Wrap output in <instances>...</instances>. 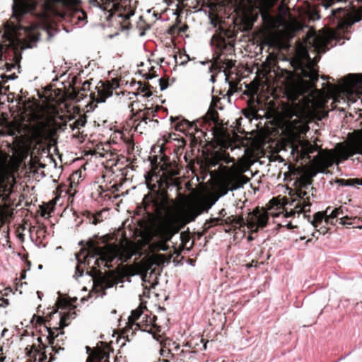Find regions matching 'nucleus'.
Listing matches in <instances>:
<instances>
[{
  "mask_svg": "<svg viewBox=\"0 0 362 362\" xmlns=\"http://www.w3.org/2000/svg\"><path fill=\"white\" fill-rule=\"evenodd\" d=\"M21 119L24 122L22 129L25 134L26 155L24 157L6 156L3 158H26L28 156L30 158H40L44 155L54 158L50 153L51 142L58 130L66 129L67 121L64 116L59 115L57 110H40L36 104L28 100L23 106Z\"/></svg>",
  "mask_w": 362,
  "mask_h": 362,
  "instance_id": "nucleus-1",
  "label": "nucleus"
},
{
  "mask_svg": "<svg viewBox=\"0 0 362 362\" xmlns=\"http://www.w3.org/2000/svg\"><path fill=\"white\" fill-rule=\"evenodd\" d=\"M13 1V16L18 23L6 22L4 25V30L0 33L5 45L0 43L1 52L19 43H23L25 47L32 48L40 40L39 27L48 28L49 25L50 16L46 4H43L40 12L37 13V0Z\"/></svg>",
  "mask_w": 362,
  "mask_h": 362,
  "instance_id": "nucleus-2",
  "label": "nucleus"
},
{
  "mask_svg": "<svg viewBox=\"0 0 362 362\" xmlns=\"http://www.w3.org/2000/svg\"><path fill=\"white\" fill-rule=\"evenodd\" d=\"M142 204L145 215L148 218H154L161 226L157 232V236L161 243L158 247L159 250L168 251L169 246L166 243L172 240L173 234L165 228V224L173 216L175 209V201L169 199L159 202L149 194H146Z\"/></svg>",
  "mask_w": 362,
  "mask_h": 362,
  "instance_id": "nucleus-3",
  "label": "nucleus"
},
{
  "mask_svg": "<svg viewBox=\"0 0 362 362\" xmlns=\"http://www.w3.org/2000/svg\"><path fill=\"white\" fill-rule=\"evenodd\" d=\"M235 37L236 34L230 29H221L213 35L211 42L216 47V56L213 58L214 62L209 67L211 72H226L235 66V61L226 57L234 54Z\"/></svg>",
  "mask_w": 362,
  "mask_h": 362,
  "instance_id": "nucleus-4",
  "label": "nucleus"
},
{
  "mask_svg": "<svg viewBox=\"0 0 362 362\" xmlns=\"http://www.w3.org/2000/svg\"><path fill=\"white\" fill-rule=\"evenodd\" d=\"M330 160H269V162L279 161L288 165V170L300 179H312L318 173H326L327 169L322 161ZM339 166L346 160H331Z\"/></svg>",
  "mask_w": 362,
  "mask_h": 362,
  "instance_id": "nucleus-5",
  "label": "nucleus"
},
{
  "mask_svg": "<svg viewBox=\"0 0 362 362\" xmlns=\"http://www.w3.org/2000/svg\"><path fill=\"white\" fill-rule=\"evenodd\" d=\"M259 10L264 28L271 33L277 32L284 27L285 18L276 13L274 8L278 0H252Z\"/></svg>",
  "mask_w": 362,
  "mask_h": 362,
  "instance_id": "nucleus-6",
  "label": "nucleus"
},
{
  "mask_svg": "<svg viewBox=\"0 0 362 362\" xmlns=\"http://www.w3.org/2000/svg\"><path fill=\"white\" fill-rule=\"evenodd\" d=\"M42 315H44V312L42 311ZM74 313H59V327H50L46 325L47 322L45 321L43 315H33L30 322H35L37 325H39L42 327V329H44L45 332L47 333L46 337V340L48 341L49 344L51 345V349L52 351L58 352L57 348L59 346V341L61 339H59L60 335H64V332L62 330L64 327L68 326V324L65 323V321L70 317H71Z\"/></svg>",
  "mask_w": 362,
  "mask_h": 362,
  "instance_id": "nucleus-7",
  "label": "nucleus"
},
{
  "mask_svg": "<svg viewBox=\"0 0 362 362\" xmlns=\"http://www.w3.org/2000/svg\"><path fill=\"white\" fill-rule=\"evenodd\" d=\"M144 162H148L149 172L144 174L145 180L147 181L149 176L156 178L160 177L161 174L164 177L177 176L180 173L182 164L181 160H143Z\"/></svg>",
  "mask_w": 362,
  "mask_h": 362,
  "instance_id": "nucleus-8",
  "label": "nucleus"
},
{
  "mask_svg": "<svg viewBox=\"0 0 362 362\" xmlns=\"http://www.w3.org/2000/svg\"><path fill=\"white\" fill-rule=\"evenodd\" d=\"M127 0H89L90 4L110 13L111 15L118 13V16L129 19L134 14L130 7L127 8Z\"/></svg>",
  "mask_w": 362,
  "mask_h": 362,
  "instance_id": "nucleus-9",
  "label": "nucleus"
},
{
  "mask_svg": "<svg viewBox=\"0 0 362 362\" xmlns=\"http://www.w3.org/2000/svg\"><path fill=\"white\" fill-rule=\"evenodd\" d=\"M171 141H168L166 144L160 143L159 141L157 142L155 145H153L151 148V156H148L147 158H170L169 155L168 153L171 154V149H175V151H179L180 149L182 150V146L184 145L183 141L181 140L178 141V146H173Z\"/></svg>",
  "mask_w": 362,
  "mask_h": 362,
  "instance_id": "nucleus-10",
  "label": "nucleus"
},
{
  "mask_svg": "<svg viewBox=\"0 0 362 362\" xmlns=\"http://www.w3.org/2000/svg\"><path fill=\"white\" fill-rule=\"evenodd\" d=\"M170 120L171 123H176L175 129L176 131H179L185 133V134H190L191 137L193 136L192 140H195L194 134L199 131V127L195 122H189L187 119L183 118L182 116L178 117H170Z\"/></svg>",
  "mask_w": 362,
  "mask_h": 362,
  "instance_id": "nucleus-11",
  "label": "nucleus"
},
{
  "mask_svg": "<svg viewBox=\"0 0 362 362\" xmlns=\"http://www.w3.org/2000/svg\"><path fill=\"white\" fill-rule=\"evenodd\" d=\"M315 64L308 63L302 66L300 69V76L303 82L309 89L316 88V82L318 81V70L315 67Z\"/></svg>",
  "mask_w": 362,
  "mask_h": 362,
  "instance_id": "nucleus-12",
  "label": "nucleus"
},
{
  "mask_svg": "<svg viewBox=\"0 0 362 362\" xmlns=\"http://www.w3.org/2000/svg\"><path fill=\"white\" fill-rule=\"evenodd\" d=\"M133 103H130L129 105V107H130L132 112V117L129 119V122L132 124V126L136 125L138 126L141 122H145L147 123V120H151L150 117H154L155 113L161 108L160 106L156 105L155 108L153 107H146L145 111L143 112L141 110H138L136 112H134L133 109Z\"/></svg>",
  "mask_w": 362,
  "mask_h": 362,
  "instance_id": "nucleus-13",
  "label": "nucleus"
},
{
  "mask_svg": "<svg viewBox=\"0 0 362 362\" xmlns=\"http://www.w3.org/2000/svg\"><path fill=\"white\" fill-rule=\"evenodd\" d=\"M107 161L112 162L110 166L105 165V168L107 173H110L111 175H115L116 177L122 176V177H127L129 175V171L134 170V166L132 163L127 164L125 166L122 167L123 163H119L121 160H107Z\"/></svg>",
  "mask_w": 362,
  "mask_h": 362,
  "instance_id": "nucleus-14",
  "label": "nucleus"
},
{
  "mask_svg": "<svg viewBox=\"0 0 362 362\" xmlns=\"http://www.w3.org/2000/svg\"><path fill=\"white\" fill-rule=\"evenodd\" d=\"M140 321L134 323L135 329H139L148 333H152V329L156 325L157 316L153 315L148 310Z\"/></svg>",
  "mask_w": 362,
  "mask_h": 362,
  "instance_id": "nucleus-15",
  "label": "nucleus"
},
{
  "mask_svg": "<svg viewBox=\"0 0 362 362\" xmlns=\"http://www.w3.org/2000/svg\"><path fill=\"white\" fill-rule=\"evenodd\" d=\"M95 89L97 92H90V97L93 101L96 103H103L107 98L112 95V92L104 84L103 81H100Z\"/></svg>",
  "mask_w": 362,
  "mask_h": 362,
  "instance_id": "nucleus-16",
  "label": "nucleus"
},
{
  "mask_svg": "<svg viewBox=\"0 0 362 362\" xmlns=\"http://www.w3.org/2000/svg\"><path fill=\"white\" fill-rule=\"evenodd\" d=\"M344 86L347 90L362 88V74H349L342 78Z\"/></svg>",
  "mask_w": 362,
  "mask_h": 362,
  "instance_id": "nucleus-17",
  "label": "nucleus"
},
{
  "mask_svg": "<svg viewBox=\"0 0 362 362\" xmlns=\"http://www.w3.org/2000/svg\"><path fill=\"white\" fill-rule=\"evenodd\" d=\"M25 354L33 362L44 361L47 358L46 354L43 353L42 349H38L34 344L28 345L25 348Z\"/></svg>",
  "mask_w": 362,
  "mask_h": 362,
  "instance_id": "nucleus-18",
  "label": "nucleus"
},
{
  "mask_svg": "<svg viewBox=\"0 0 362 362\" xmlns=\"http://www.w3.org/2000/svg\"><path fill=\"white\" fill-rule=\"evenodd\" d=\"M132 246V242L129 238L127 236L126 232H124L119 240L117 245L112 247L111 252L116 257L120 256L122 253L126 252Z\"/></svg>",
  "mask_w": 362,
  "mask_h": 362,
  "instance_id": "nucleus-19",
  "label": "nucleus"
},
{
  "mask_svg": "<svg viewBox=\"0 0 362 362\" xmlns=\"http://www.w3.org/2000/svg\"><path fill=\"white\" fill-rule=\"evenodd\" d=\"M332 210H333L332 206H327L325 211L315 213L313 214V219L309 220V221L315 228L320 227L323 221H325V223H327L329 220V214Z\"/></svg>",
  "mask_w": 362,
  "mask_h": 362,
  "instance_id": "nucleus-20",
  "label": "nucleus"
},
{
  "mask_svg": "<svg viewBox=\"0 0 362 362\" xmlns=\"http://www.w3.org/2000/svg\"><path fill=\"white\" fill-rule=\"evenodd\" d=\"M78 78L77 76H74L72 78L71 82V90L68 93L69 98L71 100H75L76 101H79L83 99L87 96V91H81V89H78L76 86L78 83Z\"/></svg>",
  "mask_w": 362,
  "mask_h": 362,
  "instance_id": "nucleus-21",
  "label": "nucleus"
},
{
  "mask_svg": "<svg viewBox=\"0 0 362 362\" xmlns=\"http://www.w3.org/2000/svg\"><path fill=\"white\" fill-rule=\"evenodd\" d=\"M200 122L201 126L208 124L211 125V122H213L215 124L213 129H216V126L221 124L218 112L214 108L210 107Z\"/></svg>",
  "mask_w": 362,
  "mask_h": 362,
  "instance_id": "nucleus-22",
  "label": "nucleus"
},
{
  "mask_svg": "<svg viewBox=\"0 0 362 362\" xmlns=\"http://www.w3.org/2000/svg\"><path fill=\"white\" fill-rule=\"evenodd\" d=\"M165 138V144L167 143L168 141H171V144L173 146H178V141L180 140L183 141L184 145L182 146V150L180 149L179 151L177 152L175 149H171V152L173 151L175 155L177 158H180V157L182 155L185 145H186V141L184 139L183 137H181L180 135L175 134V133H170L168 134V138Z\"/></svg>",
  "mask_w": 362,
  "mask_h": 362,
  "instance_id": "nucleus-23",
  "label": "nucleus"
},
{
  "mask_svg": "<svg viewBox=\"0 0 362 362\" xmlns=\"http://www.w3.org/2000/svg\"><path fill=\"white\" fill-rule=\"evenodd\" d=\"M83 180V175L81 170H77L72 173V174L69 176V179L67 180L66 186L70 190V193H76V190L75 189L76 187L79 184L80 181Z\"/></svg>",
  "mask_w": 362,
  "mask_h": 362,
  "instance_id": "nucleus-24",
  "label": "nucleus"
},
{
  "mask_svg": "<svg viewBox=\"0 0 362 362\" xmlns=\"http://www.w3.org/2000/svg\"><path fill=\"white\" fill-rule=\"evenodd\" d=\"M43 331H44V329L40 328V332L42 333ZM62 336L63 335H60L59 337V339H61V341L59 342V346H58L57 348V350L59 351L58 352L52 351V353L50 354L51 358L52 357V354H53L54 355H56L57 354H59L60 351H64V349L62 346V344H64L63 339L62 338ZM45 337L46 338L47 335L42 334V335L40 337H37L35 338V339H36V341L39 343V346H37V348L40 349H42V351L43 353L46 354V349L51 348V345L49 344V346H45V343H44V341L42 340V337ZM51 351H52V350H51Z\"/></svg>",
  "mask_w": 362,
  "mask_h": 362,
  "instance_id": "nucleus-25",
  "label": "nucleus"
},
{
  "mask_svg": "<svg viewBox=\"0 0 362 362\" xmlns=\"http://www.w3.org/2000/svg\"><path fill=\"white\" fill-rule=\"evenodd\" d=\"M305 194L300 196L295 207L298 209L301 213L309 212L312 205L310 197H305Z\"/></svg>",
  "mask_w": 362,
  "mask_h": 362,
  "instance_id": "nucleus-26",
  "label": "nucleus"
},
{
  "mask_svg": "<svg viewBox=\"0 0 362 362\" xmlns=\"http://www.w3.org/2000/svg\"><path fill=\"white\" fill-rule=\"evenodd\" d=\"M144 314V308L141 306L132 310L131 315L128 317V322L132 325V328L134 326V323L139 322L138 320L140 321Z\"/></svg>",
  "mask_w": 362,
  "mask_h": 362,
  "instance_id": "nucleus-27",
  "label": "nucleus"
},
{
  "mask_svg": "<svg viewBox=\"0 0 362 362\" xmlns=\"http://www.w3.org/2000/svg\"><path fill=\"white\" fill-rule=\"evenodd\" d=\"M167 346L168 342L166 341L165 346L160 348L159 354L163 358H160L158 362H170V360L175 357L170 347H167Z\"/></svg>",
  "mask_w": 362,
  "mask_h": 362,
  "instance_id": "nucleus-28",
  "label": "nucleus"
},
{
  "mask_svg": "<svg viewBox=\"0 0 362 362\" xmlns=\"http://www.w3.org/2000/svg\"><path fill=\"white\" fill-rule=\"evenodd\" d=\"M335 182L340 186L353 187L357 185L362 186V178H353V179H336Z\"/></svg>",
  "mask_w": 362,
  "mask_h": 362,
  "instance_id": "nucleus-29",
  "label": "nucleus"
},
{
  "mask_svg": "<svg viewBox=\"0 0 362 362\" xmlns=\"http://www.w3.org/2000/svg\"><path fill=\"white\" fill-rule=\"evenodd\" d=\"M139 88L138 90L141 93H144V96L148 98L152 95L153 87L151 86L148 83H143L141 81L138 82Z\"/></svg>",
  "mask_w": 362,
  "mask_h": 362,
  "instance_id": "nucleus-30",
  "label": "nucleus"
},
{
  "mask_svg": "<svg viewBox=\"0 0 362 362\" xmlns=\"http://www.w3.org/2000/svg\"><path fill=\"white\" fill-rule=\"evenodd\" d=\"M182 23V21L180 16H177L175 19V23L170 26L168 30V33L171 36H177L180 35V25Z\"/></svg>",
  "mask_w": 362,
  "mask_h": 362,
  "instance_id": "nucleus-31",
  "label": "nucleus"
},
{
  "mask_svg": "<svg viewBox=\"0 0 362 362\" xmlns=\"http://www.w3.org/2000/svg\"><path fill=\"white\" fill-rule=\"evenodd\" d=\"M332 13L334 18L341 21L346 17L348 11L345 8H338L332 10Z\"/></svg>",
  "mask_w": 362,
  "mask_h": 362,
  "instance_id": "nucleus-32",
  "label": "nucleus"
},
{
  "mask_svg": "<svg viewBox=\"0 0 362 362\" xmlns=\"http://www.w3.org/2000/svg\"><path fill=\"white\" fill-rule=\"evenodd\" d=\"M87 122V118L85 115H80V117L74 121V122L70 125L72 130L76 129H80L81 127H84Z\"/></svg>",
  "mask_w": 362,
  "mask_h": 362,
  "instance_id": "nucleus-33",
  "label": "nucleus"
},
{
  "mask_svg": "<svg viewBox=\"0 0 362 362\" xmlns=\"http://www.w3.org/2000/svg\"><path fill=\"white\" fill-rule=\"evenodd\" d=\"M186 162L187 161H193L194 160H185ZM197 161V163L198 165H202L204 164V163L202 161H209V164H211L214 166H216V165L218 164V161H219L220 160H195ZM224 161H226V164H229V163H233V161L235 160H232V159H230V160H223Z\"/></svg>",
  "mask_w": 362,
  "mask_h": 362,
  "instance_id": "nucleus-34",
  "label": "nucleus"
},
{
  "mask_svg": "<svg viewBox=\"0 0 362 362\" xmlns=\"http://www.w3.org/2000/svg\"><path fill=\"white\" fill-rule=\"evenodd\" d=\"M104 84L113 93V90L119 86V81L117 78H112L110 81H105Z\"/></svg>",
  "mask_w": 362,
  "mask_h": 362,
  "instance_id": "nucleus-35",
  "label": "nucleus"
},
{
  "mask_svg": "<svg viewBox=\"0 0 362 362\" xmlns=\"http://www.w3.org/2000/svg\"><path fill=\"white\" fill-rule=\"evenodd\" d=\"M344 213V209L342 206L335 208L331 211L329 214V220H334L338 218L339 216L343 215Z\"/></svg>",
  "mask_w": 362,
  "mask_h": 362,
  "instance_id": "nucleus-36",
  "label": "nucleus"
},
{
  "mask_svg": "<svg viewBox=\"0 0 362 362\" xmlns=\"http://www.w3.org/2000/svg\"><path fill=\"white\" fill-rule=\"evenodd\" d=\"M142 18H143V17L141 16L140 17L141 22H139L138 23V28H139V30L141 31L140 32L141 36L144 35L146 30H148L150 28V25L146 24L144 21H142Z\"/></svg>",
  "mask_w": 362,
  "mask_h": 362,
  "instance_id": "nucleus-37",
  "label": "nucleus"
},
{
  "mask_svg": "<svg viewBox=\"0 0 362 362\" xmlns=\"http://www.w3.org/2000/svg\"><path fill=\"white\" fill-rule=\"evenodd\" d=\"M74 15H76V14L79 13V15L78 16L77 18L80 21L86 18V12L83 10L81 9V8H77V5L75 6V8H74Z\"/></svg>",
  "mask_w": 362,
  "mask_h": 362,
  "instance_id": "nucleus-38",
  "label": "nucleus"
},
{
  "mask_svg": "<svg viewBox=\"0 0 362 362\" xmlns=\"http://www.w3.org/2000/svg\"><path fill=\"white\" fill-rule=\"evenodd\" d=\"M257 112L255 108L250 107L244 110V115L246 117H255L257 115Z\"/></svg>",
  "mask_w": 362,
  "mask_h": 362,
  "instance_id": "nucleus-39",
  "label": "nucleus"
},
{
  "mask_svg": "<svg viewBox=\"0 0 362 362\" xmlns=\"http://www.w3.org/2000/svg\"><path fill=\"white\" fill-rule=\"evenodd\" d=\"M158 74H156V71L153 66H151L149 71L144 75V77L145 79L148 80L151 79L154 77H156Z\"/></svg>",
  "mask_w": 362,
  "mask_h": 362,
  "instance_id": "nucleus-40",
  "label": "nucleus"
},
{
  "mask_svg": "<svg viewBox=\"0 0 362 362\" xmlns=\"http://www.w3.org/2000/svg\"><path fill=\"white\" fill-rule=\"evenodd\" d=\"M351 217L349 216H344L339 218V223L341 226H351L352 222L350 221Z\"/></svg>",
  "mask_w": 362,
  "mask_h": 362,
  "instance_id": "nucleus-41",
  "label": "nucleus"
},
{
  "mask_svg": "<svg viewBox=\"0 0 362 362\" xmlns=\"http://www.w3.org/2000/svg\"><path fill=\"white\" fill-rule=\"evenodd\" d=\"M168 78L161 77L159 79V86L161 90L166 89L168 87Z\"/></svg>",
  "mask_w": 362,
  "mask_h": 362,
  "instance_id": "nucleus-42",
  "label": "nucleus"
},
{
  "mask_svg": "<svg viewBox=\"0 0 362 362\" xmlns=\"http://www.w3.org/2000/svg\"><path fill=\"white\" fill-rule=\"evenodd\" d=\"M83 274H84V269L83 267H81L78 265H76L74 278L77 279L78 278L83 276Z\"/></svg>",
  "mask_w": 362,
  "mask_h": 362,
  "instance_id": "nucleus-43",
  "label": "nucleus"
},
{
  "mask_svg": "<svg viewBox=\"0 0 362 362\" xmlns=\"http://www.w3.org/2000/svg\"><path fill=\"white\" fill-rule=\"evenodd\" d=\"M347 0H324L322 2V5L325 8H328L332 6L334 4L337 2H346Z\"/></svg>",
  "mask_w": 362,
  "mask_h": 362,
  "instance_id": "nucleus-44",
  "label": "nucleus"
},
{
  "mask_svg": "<svg viewBox=\"0 0 362 362\" xmlns=\"http://www.w3.org/2000/svg\"><path fill=\"white\" fill-rule=\"evenodd\" d=\"M168 342V346L170 347V346H173V348H171V351L172 350H174V351H179L180 349V346L179 344H177L176 342L175 341H173L171 340H169Z\"/></svg>",
  "mask_w": 362,
  "mask_h": 362,
  "instance_id": "nucleus-45",
  "label": "nucleus"
},
{
  "mask_svg": "<svg viewBox=\"0 0 362 362\" xmlns=\"http://www.w3.org/2000/svg\"><path fill=\"white\" fill-rule=\"evenodd\" d=\"M6 77H7V75L6 74L1 76V81H0V95L3 94V88H4L5 84L7 83Z\"/></svg>",
  "mask_w": 362,
  "mask_h": 362,
  "instance_id": "nucleus-46",
  "label": "nucleus"
},
{
  "mask_svg": "<svg viewBox=\"0 0 362 362\" xmlns=\"http://www.w3.org/2000/svg\"><path fill=\"white\" fill-rule=\"evenodd\" d=\"M9 305V300L8 298H0V308H6Z\"/></svg>",
  "mask_w": 362,
  "mask_h": 362,
  "instance_id": "nucleus-47",
  "label": "nucleus"
},
{
  "mask_svg": "<svg viewBox=\"0 0 362 362\" xmlns=\"http://www.w3.org/2000/svg\"><path fill=\"white\" fill-rule=\"evenodd\" d=\"M90 83L88 81H84L81 88V91L88 92L90 90Z\"/></svg>",
  "mask_w": 362,
  "mask_h": 362,
  "instance_id": "nucleus-48",
  "label": "nucleus"
},
{
  "mask_svg": "<svg viewBox=\"0 0 362 362\" xmlns=\"http://www.w3.org/2000/svg\"><path fill=\"white\" fill-rule=\"evenodd\" d=\"M189 28L187 24L185 23L182 25H180V34L185 33Z\"/></svg>",
  "mask_w": 362,
  "mask_h": 362,
  "instance_id": "nucleus-49",
  "label": "nucleus"
},
{
  "mask_svg": "<svg viewBox=\"0 0 362 362\" xmlns=\"http://www.w3.org/2000/svg\"><path fill=\"white\" fill-rule=\"evenodd\" d=\"M194 158H201L197 156ZM203 158H209V157H204ZM210 158H228V159H230V158H234L233 157H230L229 155H228L227 156H224V157L213 156V157H211Z\"/></svg>",
  "mask_w": 362,
  "mask_h": 362,
  "instance_id": "nucleus-50",
  "label": "nucleus"
},
{
  "mask_svg": "<svg viewBox=\"0 0 362 362\" xmlns=\"http://www.w3.org/2000/svg\"><path fill=\"white\" fill-rule=\"evenodd\" d=\"M243 160L244 161H251V162H253V163L259 162L260 165H264L265 163L264 160H259V159H257V160Z\"/></svg>",
  "mask_w": 362,
  "mask_h": 362,
  "instance_id": "nucleus-51",
  "label": "nucleus"
},
{
  "mask_svg": "<svg viewBox=\"0 0 362 362\" xmlns=\"http://www.w3.org/2000/svg\"><path fill=\"white\" fill-rule=\"evenodd\" d=\"M256 263H257V262H255V261H252L251 262L246 264H245V267H246L247 269H250V268H252V267H255V264H256Z\"/></svg>",
  "mask_w": 362,
  "mask_h": 362,
  "instance_id": "nucleus-52",
  "label": "nucleus"
},
{
  "mask_svg": "<svg viewBox=\"0 0 362 362\" xmlns=\"http://www.w3.org/2000/svg\"><path fill=\"white\" fill-rule=\"evenodd\" d=\"M227 213L225 209H222L219 211V216L221 217H224L226 216Z\"/></svg>",
  "mask_w": 362,
  "mask_h": 362,
  "instance_id": "nucleus-53",
  "label": "nucleus"
},
{
  "mask_svg": "<svg viewBox=\"0 0 362 362\" xmlns=\"http://www.w3.org/2000/svg\"><path fill=\"white\" fill-rule=\"evenodd\" d=\"M16 78H17V76L15 74L7 76V77H6V82H8L9 79H15Z\"/></svg>",
  "mask_w": 362,
  "mask_h": 362,
  "instance_id": "nucleus-54",
  "label": "nucleus"
},
{
  "mask_svg": "<svg viewBox=\"0 0 362 362\" xmlns=\"http://www.w3.org/2000/svg\"><path fill=\"white\" fill-rule=\"evenodd\" d=\"M320 230H322V232H320V233H322V235H325V233H327V229L326 227H325L324 226H320V229H319V231H320Z\"/></svg>",
  "mask_w": 362,
  "mask_h": 362,
  "instance_id": "nucleus-55",
  "label": "nucleus"
},
{
  "mask_svg": "<svg viewBox=\"0 0 362 362\" xmlns=\"http://www.w3.org/2000/svg\"><path fill=\"white\" fill-rule=\"evenodd\" d=\"M190 354H191V353H190L189 351H183V350H182V351H181V354H182V356L183 357H187V355H190Z\"/></svg>",
  "mask_w": 362,
  "mask_h": 362,
  "instance_id": "nucleus-56",
  "label": "nucleus"
},
{
  "mask_svg": "<svg viewBox=\"0 0 362 362\" xmlns=\"http://www.w3.org/2000/svg\"><path fill=\"white\" fill-rule=\"evenodd\" d=\"M8 91L9 86H4V88H3V94L6 95Z\"/></svg>",
  "mask_w": 362,
  "mask_h": 362,
  "instance_id": "nucleus-57",
  "label": "nucleus"
},
{
  "mask_svg": "<svg viewBox=\"0 0 362 362\" xmlns=\"http://www.w3.org/2000/svg\"><path fill=\"white\" fill-rule=\"evenodd\" d=\"M315 44H316V45H317V46H320V44H322V45H324V44H325V42H319V41H320V40L318 39V37H316L315 38Z\"/></svg>",
  "mask_w": 362,
  "mask_h": 362,
  "instance_id": "nucleus-58",
  "label": "nucleus"
},
{
  "mask_svg": "<svg viewBox=\"0 0 362 362\" xmlns=\"http://www.w3.org/2000/svg\"><path fill=\"white\" fill-rule=\"evenodd\" d=\"M351 354V351H350V352L347 353V354H346V355H344V356H341L338 360H339V361H342V360L345 359V358H346L348 356H349Z\"/></svg>",
  "mask_w": 362,
  "mask_h": 362,
  "instance_id": "nucleus-59",
  "label": "nucleus"
},
{
  "mask_svg": "<svg viewBox=\"0 0 362 362\" xmlns=\"http://www.w3.org/2000/svg\"><path fill=\"white\" fill-rule=\"evenodd\" d=\"M49 161H50V163H51L52 164H53V165H54V168H57V164H58V163H57V160L52 159V160H49Z\"/></svg>",
  "mask_w": 362,
  "mask_h": 362,
  "instance_id": "nucleus-60",
  "label": "nucleus"
},
{
  "mask_svg": "<svg viewBox=\"0 0 362 362\" xmlns=\"http://www.w3.org/2000/svg\"><path fill=\"white\" fill-rule=\"evenodd\" d=\"M238 158H244V159H246V158H261L260 157H250V156H247L245 155H243V156L241 157H239Z\"/></svg>",
  "mask_w": 362,
  "mask_h": 362,
  "instance_id": "nucleus-61",
  "label": "nucleus"
},
{
  "mask_svg": "<svg viewBox=\"0 0 362 362\" xmlns=\"http://www.w3.org/2000/svg\"><path fill=\"white\" fill-rule=\"evenodd\" d=\"M268 158H276V159H279V158H283L280 155H276V156H268Z\"/></svg>",
  "mask_w": 362,
  "mask_h": 362,
  "instance_id": "nucleus-62",
  "label": "nucleus"
},
{
  "mask_svg": "<svg viewBox=\"0 0 362 362\" xmlns=\"http://www.w3.org/2000/svg\"><path fill=\"white\" fill-rule=\"evenodd\" d=\"M37 295L38 298H40L41 300L42 297L43 296V293L41 291H37Z\"/></svg>",
  "mask_w": 362,
  "mask_h": 362,
  "instance_id": "nucleus-63",
  "label": "nucleus"
},
{
  "mask_svg": "<svg viewBox=\"0 0 362 362\" xmlns=\"http://www.w3.org/2000/svg\"><path fill=\"white\" fill-rule=\"evenodd\" d=\"M8 332V329L4 328L1 332V336L4 337L5 335V333Z\"/></svg>",
  "mask_w": 362,
  "mask_h": 362,
  "instance_id": "nucleus-64",
  "label": "nucleus"
}]
</instances>
